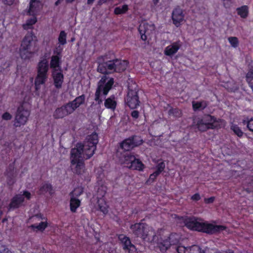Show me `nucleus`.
<instances>
[{
	"label": "nucleus",
	"instance_id": "4be33fe9",
	"mask_svg": "<svg viewBox=\"0 0 253 253\" xmlns=\"http://www.w3.org/2000/svg\"><path fill=\"white\" fill-rule=\"evenodd\" d=\"M174 235H171L166 240L158 241L157 245L160 251L165 253L170 247L171 245L175 243L172 240L174 238Z\"/></svg>",
	"mask_w": 253,
	"mask_h": 253
},
{
	"label": "nucleus",
	"instance_id": "680f3d73",
	"mask_svg": "<svg viewBox=\"0 0 253 253\" xmlns=\"http://www.w3.org/2000/svg\"><path fill=\"white\" fill-rule=\"evenodd\" d=\"M1 213H2L1 211H0V216H1Z\"/></svg>",
	"mask_w": 253,
	"mask_h": 253
},
{
	"label": "nucleus",
	"instance_id": "a211bd4d",
	"mask_svg": "<svg viewBox=\"0 0 253 253\" xmlns=\"http://www.w3.org/2000/svg\"><path fill=\"white\" fill-rule=\"evenodd\" d=\"M134 160V156L130 153L121 154L118 157V163L124 167L130 169L132 161Z\"/></svg>",
	"mask_w": 253,
	"mask_h": 253
},
{
	"label": "nucleus",
	"instance_id": "58836bf2",
	"mask_svg": "<svg viewBox=\"0 0 253 253\" xmlns=\"http://www.w3.org/2000/svg\"><path fill=\"white\" fill-rule=\"evenodd\" d=\"M64 45L58 44L53 49L54 55H57L60 57V55L63 50Z\"/></svg>",
	"mask_w": 253,
	"mask_h": 253
},
{
	"label": "nucleus",
	"instance_id": "f03ea898",
	"mask_svg": "<svg viewBox=\"0 0 253 253\" xmlns=\"http://www.w3.org/2000/svg\"><path fill=\"white\" fill-rule=\"evenodd\" d=\"M184 222L186 227L191 230L209 234L216 233L225 229V227L223 225L209 223L195 217L187 218Z\"/></svg>",
	"mask_w": 253,
	"mask_h": 253
},
{
	"label": "nucleus",
	"instance_id": "4468645a",
	"mask_svg": "<svg viewBox=\"0 0 253 253\" xmlns=\"http://www.w3.org/2000/svg\"><path fill=\"white\" fill-rule=\"evenodd\" d=\"M33 221L37 220H40L41 219L43 221H41L39 224H34L31 225V228L35 231H42L47 227V223L46 219L44 217L43 215L40 213L32 217Z\"/></svg>",
	"mask_w": 253,
	"mask_h": 253
},
{
	"label": "nucleus",
	"instance_id": "20e7f679",
	"mask_svg": "<svg viewBox=\"0 0 253 253\" xmlns=\"http://www.w3.org/2000/svg\"><path fill=\"white\" fill-rule=\"evenodd\" d=\"M37 38L32 33H28L24 38L20 49V55L22 59L31 58L37 49Z\"/></svg>",
	"mask_w": 253,
	"mask_h": 253
},
{
	"label": "nucleus",
	"instance_id": "bf43d9fd",
	"mask_svg": "<svg viewBox=\"0 0 253 253\" xmlns=\"http://www.w3.org/2000/svg\"><path fill=\"white\" fill-rule=\"evenodd\" d=\"M250 87H251L253 91V84H249Z\"/></svg>",
	"mask_w": 253,
	"mask_h": 253
},
{
	"label": "nucleus",
	"instance_id": "f3484780",
	"mask_svg": "<svg viewBox=\"0 0 253 253\" xmlns=\"http://www.w3.org/2000/svg\"><path fill=\"white\" fill-rule=\"evenodd\" d=\"M155 30V26L152 24L144 22L141 23L139 27V31L141 35L143 40L146 39V35H149Z\"/></svg>",
	"mask_w": 253,
	"mask_h": 253
},
{
	"label": "nucleus",
	"instance_id": "393cba45",
	"mask_svg": "<svg viewBox=\"0 0 253 253\" xmlns=\"http://www.w3.org/2000/svg\"><path fill=\"white\" fill-rule=\"evenodd\" d=\"M129 9V6L127 4H123L116 7L114 9V13L117 15H123L127 13Z\"/></svg>",
	"mask_w": 253,
	"mask_h": 253
},
{
	"label": "nucleus",
	"instance_id": "4d7b16f0",
	"mask_svg": "<svg viewBox=\"0 0 253 253\" xmlns=\"http://www.w3.org/2000/svg\"><path fill=\"white\" fill-rule=\"evenodd\" d=\"M75 0H66V2L68 3H71L73 2Z\"/></svg>",
	"mask_w": 253,
	"mask_h": 253
},
{
	"label": "nucleus",
	"instance_id": "9b49d317",
	"mask_svg": "<svg viewBox=\"0 0 253 253\" xmlns=\"http://www.w3.org/2000/svg\"><path fill=\"white\" fill-rule=\"evenodd\" d=\"M83 193V190L81 188L75 189L71 193V199L70 201V210L73 212H75L77 209L80 206L81 201L75 196H79Z\"/></svg>",
	"mask_w": 253,
	"mask_h": 253
},
{
	"label": "nucleus",
	"instance_id": "de8ad7c7",
	"mask_svg": "<svg viewBox=\"0 0 253 253\" xmlns=\"http://www.w3.org/2000/svg\"><path fill=\"white\" fill-rule=\"evenodd\" d=\"M2 118L4 120H10L12 118V116L9 113L5 112L2 115Z\"/></svg>",
	"mask_w": 253,
	"mask_h": 253
},
{
	"label": "nucleus",
	"instance_id": "ea45409f",
	"mask_svg": "<svg viewBox=\"0 0 253 253\" xmlns=\"http://www.w3.org/2000/svg\"><path fill=\"white\" fill-rule=\"evenodd\" d=\"M244 124H247V126L249 130L253 132V118L247 119L243 121Z\"/></svg>",
	"mask_w": 253,
	"mask_h": 253
},
{
	"label": "nucleus",
	"instance_id": "a18cd8bd",
	"mask_svg": "<svg viewBox=\"0 0 253 253\" xmlns=\"http://www.w3.org/2000/svg\"><path fill=\"white\" fill-rule=\"evenodd\" d=\"M160 174L159 173H158L157 171H155L154 173L151 174L148 180V182H151L154 181V180L156 179V178Z\"/></svg>",
	"mask_w": 253,
	"mask_h": 253
},
{
	"label": "nucleus",
	"instance_id": "7c9ffc66",
	"mask_svg": "<svg viewBox=\"0 0 253 253\" xmlns=\"http://www.w3.org/2000/svg\"><path fill=\"white\" fill-rule=\"evenodd\" d=\"M117 104L116 100L114 96H111L107 98L104 103L105 106L108 109L114 110Z\"/></svg>",
	"mask_w": 253,
	"mask_h": 253
},
{
	"label": "nucleus",
	"instance_id": "13d9d810",
	"mask_svg": "<svg viewBox=\"0 0 253 253\" xmlns=\"http://www.w3.org/2000/svg\"><path fill=\"white\" fill-rule=\"evenodd\" d=\"M60 0H58L56 2H55V5H57L59 3H60Z\"/></svg>",
	"mask_w": 253,
	"mask_h": 253
},
{
	"label": "nucleus",
	"instance_id": "aec40b11",
	"mask_svg": "<svg viewBox=\"0 0 253 253\" xmlns=\"http://www.w3.org/2000/svg\"><path fill=\"white\" fill-rule=\"evenodd\" d=\"M72 113L73 110L68 104H66L56 109L54 112L53 116L56 119L63 118Z\"/></svg>",
	"mask_w": 253,
	"mask_h": 253
},
{
	"label": "nucleus",
	"instance_id": "f8f14e48",
	"mask_svg": "<svg viewBox=\"0 0 253 253\" xmlns=\"http://www.w3.org/2000/svg\"><path fill=\"white\" fill-rule=\"evenodd\" d=\"M171 19L173 24L176 27L181 26L185 21L183 10L179 7L175 8L172 12Z\"/></svg>",
	"mask_w": 253,
	"mask_h": 253
},
{
	"label": "nucleus",
	"instance_id": "8fccbe9b",
	"mask_svg": "<svg viewBox=\"0 0 253 253\" xmlns=\"http://www.w3.org/2000/svg\"><path fill=\"white\" fill-rule=\"evenodd\" d=\"M191 199L194 201H198L200 199V196L199 194L196 193L192 196Z\"/></svg>",
	"mask_w": 253,
	"mask_h": 253
},
{
	"label": "nucleus",
	"instance_id": "4c0bfd02",
	"mask_svg": "<svg viewBox=\"0 0 253 253\" xmlns=\"http://www.w3.org/2000/svg\"><path fill=\"white\" fill-rule=\"evenodd\" d=\"M228 41L232 47L236 48L239 45V40L235 37H230L228 38Z\"/></svg>",
	"mask_w": 253,
	"mask_h": 253
},
{
	"label": "nucleus",
	"instance_id": "dca6fc26",
	"mask_svg": "<svg viewBox=\"0 0 253 253\" xmlns=\"http://www.w3.org/2000/svg\"><path fill=\"white\" fill-rule=\"evenodd\" d=\"M119 240L123 245L124 249L128 253H137L135 247L131 243L129 239L124 235H120Z\"/></svg>",
	"mask_w": 253,
	"mask_h": 253
},
{
	"label": "nucleus",
	"instance_id": "0eeeda50",
	"mask_svg": "<svg viewBox=\"0 0 253 253\" xmlns=\"http://www.w3.org/2000/svg\"><path fill=\"white\" fill-rule=\"evenodd\" d=\"M128 93L126 98V103L130 109H135L139 106L140 101L138 96L137 84L131 82L129 83Z\"/></svg>",
	"mask_w": 253,
	"mask_h": 253
},
{
	"label": "nucleus",
	"instance_id": "a878e982",
	"mask_svg": "<svg viewBox=\"0 0 253 253\" xmlns=\"http://www.w3.org/2000/svg\"><path fill=\"white\" fill-rule=\"evenodd\" d=\"M109 61L99 64L97 71L102 74H108L112 72L113 67L109 66Z\"/></svg>",
	"mask_w": 253,
	"mask_h": 253
},
{
	"label": "nucleus",
	"instance_id": "3c124183",
	"mask_svg": "<svg viewBox=\"0 0 253 253\" xmlns=\"http://www.w3.org/2000/svg\"><path fill=\"white\" fill-rule=\"evenodd\" d=\"M131 116L137 119L139 116V113L137 111H133L131 113Z\"/></svg>",
	"mask_w": 253,
	"mask_h": 253
},
{
	"label": "nucleus",
	"instance_id": "c9c22d12",
	"mask_svg": "<svg viewBox=\"0 0 253 253\" xmlns=\"http://www.w3.org/2000/svg\"><path fill=\"white\" fill-rule=\"evenodd\" d=\"M231 129L239 137H241L244 134L243 131L237 125L232 124L231 126Z\"/></svg>",
	"mask_w": 253,
	"mask_h": 253
},
{
	"label": "nucleus",
	"instance_id": "6e6552de",
	"mask_svg": "<svg viewBox=\"0 0 253 253\" xmlns=\"http://www.w3.org/2000/svg\"><path fill=\"white\" fill-rule=\"evenodd\" d=\"M32 197L30 192L27 190L21 191L17 194H16L11 199L9 204V208L10 209H15L18 208L23 205V203L27 200H30Z\"/></svg>",
	"mask_w": 253,
	"mask_h": 253
},
{
	"label": "nucleus",
	"instance_id": "49530a36",
	"mask_svg": "<svg viewBox=\"0 0 253 253\" xmlns=\"http://www.w3.org/2000/svg\"><path fill=\"white\" fill-rule=\"evenodd\" d=\"M173 114L176 116H179L181 115V112L180 110L177 109H172L169 110V114Z\"/></svg>",
	"mask_w": 253,
	"mask_h": 253
},
{
	"label": "nucleus",
	"instance_id": "b1692460",
	"mask_svg": "<svg viewBox=\"0 0 253 253\" xmlns=\"http://www.w3.org/2000/svg\"><path fill=\"white\" fill-rule=\"evenodd\" d=\"M85 99L84 95H82L77 97L73 101L67 104L73 110V112L78 108L81 104H83Z\"/></svg>",
	"mask_w": 253,
	"mask_h": 253
},
{
	"label": "nucleus",
	"instance_id": "39448f33",
	"mask_svg": "<svg viewBox=\"0 0 253 253\" xmlns=\"http://www.w3.org/2000/svg\"><path fill=\"white\" fill-rule=\"evenodd\" d=\"M133 232L144 241L149 243H155L158 240L153 228L143 223H135L130 227Z\"/></svg>",
	"mask_w": 253,
	"mask_h": 253
},
{
	"label": "nucleus",
	"instance_id": "9d476101",
	"mask_svg": "<svg viewBox=\"0 0 253 253\" xmlns=\"http://www.w3.org/2000/svg\"><path fill=\"white\" fill-rule=\"evenodd\" d=\"M114 84L113 78H108L103 77L98 83V88L95 93V100H98L101 93L105 95H107Z\"/></svg>",
	"mask_w": 253,
	"mask_h": 253
},
{
	"label": "nucleus",
	"instance_id": "c756f323",
	"mask_svg": "<svg viewBox=\"0 0 253 253\" xmlns=\"http://www.w3.org/2000/svg\"><path fill=\"white\" fill-rule=\"evenodd\" d=\"M237 14L242 18H246L249 15V7L243 5L236 9Z\"/></svg>",
	"mask_w": 253,
	"mask_h": 253
},
{
	"label": "nucleus",
	"instance_id": "412c9836",
	"mask_svg": "<svg viewBox=\"0 0 253 253\" xmlns=\"http://www.w3.org/2000/svg\"><path fill=\"white\" fill-rule=\"evenodd\" d=\"M42 4L40 0H30L28 13L30 15H36L42 8Z\"/></svg>",
	"mask_w": 253,
	"mask_h": 253
},
{
	"label": "nucleus",
	"instance_id": "423d86ee",
	"mask_svg": "<svg viewBox=\"0 0 253 253\" xmlns=\"http://www.w3.org/2000/svg\"><path fill=\"white\" fill-rule=\"evenodd\" d=\"M225 122L221 119H216L211 115L205 116L198 119L196 126L199 130L205 131L209 129L218 128L224 126Z\"/></svg>",
	"mask_w": 253,
	"mask_h": 253
},
{
	"label": "nucleus",
	"instance_id": "f704fd0d",
	"mask_svg": "<svg viewBox=\"0 0 253 253\" xmlns=\"http://www.w3.org/2000/svg\"><path fill=\"white\" fill-rule=\"evenodd\" d=\"M66 39L67 34L64 31H61L58 38V44L65 45L67 42Z\"/></svg>",
	"mask_w": 253,
	"mask_h": 253
},
{
	"label": "nucleus",
	"instance_id": "a19ab883",
	"mask_svg": "<svg viewBox=\"0 0 253 253\" xmlns=\"http://www.w3.org/2000/svg\"><path fill=\"white\" fill-rule=\"evenodd\" d=\"M246 78L249 84H253V70L249 71L247 74Z\"/></svg>",
	"mask_w": 253,
	"mask_h": 253
},
{
	"label": "nucleus",
	"instance_id": "bb28decb",
	"mask_svg": "<svg viewBox=\"0 0 253 253\" xmlns=\"http://www.w3.org/2000/svg\"><path fill=\"white\" fill-rule=\"evenodd\" d=\"M60 57L57 55H52L51 58L50 67L52 70L61 69L60 65Z\"/></svg>",
	"mask_w": 253,
	"mask_h": 253
},
{
	"label": "nucleus",
	"instance_id": "5701e85b",
	"mask_svg": "<svg viewBox=\"0 0 253 253\" xmlns=\"http://www.w3.org/2000/svg\"><path fill=\"white\" fill-rule=\"evenodd\" d=\"M180 46L181 43L179 41L174 42L165 48L164 54L166 55L171 56L177 52Z\"/></svg>",
	"mask_w": 253,
	"mask_h": 253
},
{
	"label": "nucleus",
	"instance_id": "09e8293b",
	"mask_svg": "<svg viewBox=\"0 0 253 253\" xmlns=\"http://www.w3.org/2000/svg\"><path fill=\"white\" fill-rule=\"evenodd\" d=\"M214 199H215V198L214 197H211L209 198H205L204 199V202L206 204L212 203L214 201Z\"/></svg>",
	"mask_w": 253,
	"mask_h": 253
},
{
	"label": "nucleus",
	"instance_id": "c85d7f7f",
	"mask_svg": "<svg viewBox=\"0 0 253 253\" xmlns=\"http://www.w3.org/2000/svg\"><path fill=\"white\" fill-rule=\"evenodd\" d=\"M39 191L40 194H44L45 193L52 194L53 192L51 184L48 183H42L40 186Z\"/></svg>",
	"mask_w": 253,
	"mask_h": 253
},
{
	"label": "nucleus",
	"instance_id": "864d4df0",
	"mask_svg": "<svg viewBox=\"0 0 253 253\" xmlns=\"http://www.w3.org/2000/svg\"><path fill=\"white\" fill-rule=\"evenodd\" d=\"M217 253H234L231 250H228L226 251H221V252H218Z\"/></svg>",
	"mask_w": 253,
	"mask_h": 253
},
{
	"label": "nucleus",
	"instance_id": "6e6d98bb",
	"mask_svg": "<svg viewBox=\"0 0 253 253\" xmlns=\"http://www.w3.org/2000/svg\"><path fill=\"white\" fill-rule=\"evenodd\" d=\"M159 0H153V3L155 4H156L158 3V2H159Z\"/></svg>",
	"mask_w": 253,
	"mask_h": 253
},
{
	"label": "nucleus",
	"instance_id": "603ef678",
	"mask_svg": "<svg viewBox=\"0 0 253 253\" xmlns=\"http://www.w3.org/2000/svg\"><path fill=\"white\" fill-rule=\"evenodd\" d=\"M5 4L11 5L14 1V0H3Z\"/></svg>",
	"mask_w": 253,
	"mask_h": 253
},
{
	"label": "nucleus",
	"instance_id": "e433bc0d",
	"mask_svg": "<svg viewBox=\"0 0 253 253\" xmlns=\"http://www.w3.org/2000/svg\"><path fill=\"white\" fill-rule=\"evenodd\" d=\"M188 253H205V252L198 246L194 245L188 247Z\"/></svg>",
	"mask_w": 253,
	"mask_h": 253
},
{
	"label": "nucleus",
	"instance_id": "72a5a7b5",
	"mask_svg": "<svg viewBox=\"0 0 253 253\" xmlns=\"http://www.w3.org/2000/svg\"><path fill=\"white\" fill-rule=\"evenodd\" d=\"M207 103L205 101L195 102H192L193 108L194 110H202L204 109L207 106Z\"/></svg>",
	"mask_w": 253,
	"mask_h": 253
},
{
	"label": "nucleus",
	"instance_id": "6ab92c4d",
	"mask_svg": "<svg viewBox=\"0 0 253 253\" xmlns=\"http://www.w3.org/2000/svg\"><path fill=\"white\" fill-rule=\"evenodd\" d=\"M52 77L54 85L57 88L62 87L64 80V76L61 69L52 70Z\"/></svg>",
	"mask_w": 253,
	"mask_h": 253
},
{
	"label": "nucleus",
	"instance_id": "ddd939ff",
	"mask_svg": "<svg viewBox=\"0 0 253 253\" xmlns=\"http://www.w3.org/2000/svg\"><path fill=\"white\" fill-rule=\"evenodd\" d=\"M142 143V139L139 137H135L124 140L121 144V147L125 151H129Z\"/></svg>",
	"mask_w": 253,
	"mask_h": 253
},
{
	"label": "nucleus",
	"instance_id": "7ed1b4c3",
	"mask_svg": "<svg viewBox=\"0 0 253 253\" xmlns=\"http://www.w3.org/2000/svg\"><path fill=\"white\" fill-rule=\"evenodd\" d=\"M48 64L46 59L40 61L38 65V73L35 80V93L38 96L42 97L46 92L44 85L47 79Z\"/></svg>",
	"mask_w": 253,
	"mask_h": 253
},
{
	"label": "nucleus",
	"instance_id": "1a4fd4ad",
	"mask_svg": "<svg viewBox=\"0 0 253 253\" xmlns=\"http://www.w3.org/2000/svg\"><path fill=\"white\" fill-rule=\"evenodd\" d=\"M30 115V110L24 104L19 106L15 116L14 126L16 127H20L25 125L28 120Z\"/></svg>",
	"mask_w": 253,
	"mask_h": 253
},
{
	"label": "nucleus",
	"instance_id": "473e14b6",
	"mask_svg": "<svg viewBox=\"0 0 253 253\" xmlns=\"http://www.w3.org/2000/svg\"><path fill=\"white\" fill-rule=\"evenodd\" d=\"M98 208L104 214H106L108 212V206L103 198H100L98 200Z\"/></svg>",
	"mask_w": 253,
	"mask_h": 253
},
{
	"label": "nucleus",
	"instance_id": "cd10ccee",
	"mask_svg": "<svg viewBox=\"0 0 253 253\" xmlns=\"http://www.w3.org/2000/svg\"><path fill=\"white\" fill-rule=\"evenodd\" d=\"M144 168L145 166L142 162L139 159L136 158L134 156V160L132 162L130 169L142 171Z\"/></svg>",
	"mask_w": 253,
	"mask_h": 253
},
{
	"label": "nucleus",
	"instance_id": "2f4dec72",
	"mask_svg": "<svg viewBox=\"0 0 253 253\" xmlns=\"http://www.w3.org/2000/svg\"><path fill=\"white\" fill-rule=\"evenodd\" d=\"M37 19L35 15L28 19L25 24L23 25V27L25 30H28L32 28L33 26L37 22Z\"/></svg>",
	"mask_w": 253,
	"mask_h": 253
},
{
	"label": "nucleus",
	"instance_id": "c03bdc74",
	"mask_svg": "<svg viewBox=\"0 0 253 253\" xmlns=\"http://www.w3.org/2000/svg\"><path fill=\"white\" fill-rule=\"evenodd\" d=\"M165 168V164L164 162H161L157 166V171L160 173L162 171L164 170Z\"/></svg>",
	"mask_w": 253,
	"mask_h": 253
},
{
	"label": "nucleus",
	"instance_id": "79ce46f5",
	"mask_svg": "<svg viewBox=\"0 0 253 253\" xmlns=\"http://www.w3.org/2000/svg\"><path fill=\"white\" fill-rule=\"evenodd\" d=\"M176 250L178 253H188V247L179 245L176 248Z\"/></svg>",
	"mask_w": 253,
	"mask_h": 253
},
{
	"label": "nucleus",
	"instance_id": "5fc2aeb1",
	"mask_svg": "<svg viewBox=\"0 0 253 253\" xmlns=\"http://www.w3.org/2000/svg\"><path fill=\"white\" fill-rule=\"evenodd\" d=\"M94 1L95 0H87V3L90 5L92 4Z\"/></svg>",
	"mask_w": 253,
	"mask_h": 253
},
{
	"label": "nucleus",
	"instance_id": "052dcab7",
	"mask_svg": "<svg viewBox=\"0 0 253 253\" xmlns=\"http://www.w3.org/2000/svg\"><path fill=\"white\" fill-rule=\"evenodd\" d=\"M7 221V219L4 218V219H3L2 220V222H5V221Z\"/></svg>",
	"mask_w": 253,
	"mask_h": 253
},
{
	"label": "nucleus",
	"instance_id": "2eb2a0df",
	"mask_svg": "<svg viewBox=\"0 0 253 253\" xmlns=\"http://www.w3.org/2000/svg\"><path fill=\"white\" fill-rule=\"evenodd\" d=\"M128 63L126 60L116 59L109 61V66L112 67V71L121 72L125 71L128 67Z\"/></svg>",
	"mask_w": 253,
	"mask_h": 253
},
{
	"label": "nucleus",
	"instance_id": "37998d69",
	"mask_svg": "<svg viewBox=\"0 0 253 253\" xmlns=\"http://www.w3.org/2000/svg\"><path fill=\"white\" fill-rule=\"evenodd\" d=\"M0 253H13L8 248L0 244Z\"/></svg>",
	"mask_w": 253,
	"mask_h": 253
},
{
	"label": "nucleus",
	"instance_id": "f257e3e1",
	"mask_svg": "<svg viewBox=\"0 0 253 253\" xmlns=\"http://www.w3.org/2000/svg\"><path fill=\"white\" fill-rule=\"evenodd\" d=\"M98 135L94 132L88 135L84 144H78L76 147L71 150V168L74 172L82 174L84 172V166L83 159H89L93 155L97 144Z\"/></svg>",
	"mask_w": 253,
	"mask_h": 253
}]
</instances>
